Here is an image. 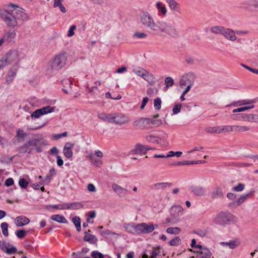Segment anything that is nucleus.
I'll return each mask as SVG.
<instances>
[{"label": "nucleus", "instance_id": "nucleus-37", "mask_svg": "<svg viewBox=\"0 0 258 258\" xmlns=\"http://www.w3.org/2000/svg\"><path fill=\"white\" fill-rule=\"evenodd\" d=\"M166 1L171 10L178 12L179 8L177 6L178 4L174 0H167Z\"/></svg>", "mask_w": 258, "mask_h": 258}, {"label": "nucleus", "instance_id": "nucleus-26", "mask_svg": "<svg viewBox=\"0 0 258 258\" xmlns=\"http://www.w3.org/2000/svg\"><path fill=\"white\" fill-rule=\"evenodd\" d=\"M252 195V192L248 193L246 194H243L240 196V198L237 199L235 202L233 203V205H236V206H240L241 204H242L246 199L251 196Z\"/></svg>", "mask_w": 258, "mask_h": 258}, {"label": "nucleus", "instance_id": "nucleus-3", "mask_svg": "<svg viewBox=\"0 0 258 258\" xmlns=\"http://www.w3.org/2000/svg\"><path fill=\"white\" fill-rule=\"evenodd\" d=\"M163 33L174 38L179 36V32L174 26L166 22H159L155 35H161Z\"/></svg>", "mask_w": 258, "mask_h": 258}, {"label": "nucleus", "instance_id": "nucleus-10", "mask_svg": "<svg viewBox=\"0 0 258 258\" xmlns=\"http://www.w3.org/2000/svg\"><path fill=\"white\" fill-rule=\"evenodd\" d=\"M222 35L226 39L231 41H234L237 39V37L235 35V31L230 28H224Z\"/></svg>", "mask_w": 258, "mask_h": 258}, {"label": "nucleus", "instance_id": "nucleus-17", "mask_svg": "<svg viewBox=\"0 0 258 258\" xmlns=\"http://www.w3.org/2000/svg\"><path fill=\"white\" fill-rule=\"evenodd\" d=\"M189 189L192 192L198 196H202L205 193V188L200 185H192Z\"/></svg>", "mask_w": 258, "mask_h": 258}, {"label": "nucleus", "instance_id": "nucleus-55", "mask_svg": "<svg viewBox=\"0 0 258 258\" xmlns=\"http://www.w3.org/2000/svg\"><path fill=\"white\" fill-rule=\"evenodd\" d=\"M161 100L160 98H157L154 100V105L155 109L159 110L161 108Z\"/></svg>", "mask_w": 258, "mask_h": 258}, {"label": "nucleus", "instance_id": "nucleus-14", "mask_svg": "<svg viewBox=\"0 0 258 258\" xmlns=\"http://www.w3.org/2000/svg\"><path fill=\"white\" fill-rule=\"evenodd\" d=\"M5 56L9 63L10 64L18 59L19 54L17 51L13 50H10Z\"/></svg>", "mask_w": 258, "mask_h": 258}, {"label": "nucleus", "instance_id": "nucleus-4", "mask_svg": "<svg viewBox=\"0 0 258 258\" xmlns=\"http://www.w3.org/2000/svg\"><path fill=\"white\" fill-rule=\"evenodd\" d=\"M235 218V216L230 212H221L216 215L214 219V222L217 225L225 226L233 223Z\"/></svg>", "mask_w": 258, "mask_h": 258}, {"label": "nucleus", "instance_id": "nucleus-62", "mask_svg": "<svg viewBox=\"0 0 258 258\" xmlns=\"http://www.w3.org/2000/svg\"><path fill=\"white\" fill-rule=\"evenodd\" d=\"M114 114L109 113L107 114L105 121H107L109 123H113Z\"/></svg>", "mask_w": 258, "mask_h": 258}, {"label": "nucleus", "instance_id": "nucleus-8", "mask_svg": "<svg viewBox=\"0 0 258 258\" xmlns=\"http://www.w3.org/2000/svg\"><path fill=\"white\" fill-rule=\"evenodd\" d=\"M150 119L148 118H142L133 122V125L141 128H148L150 127Z\"/></svg>", "mask_w": 258, "mask_h": 258}, {"label": "nucleus", "instance_id": "nucleus-52", "mask_svg": "<svg viewBox=\"0 0 258 258\" xmlns=\"http://www.w3.org/2000/svg\"><path fill=\"white\" fill-rule=\"evenodd\" d=\"M19 185L22 188H26L29 183L25 178H20L19 180Z\"/></svg>", "mask_w": 258, "mask_h": 258}, {"label": "nucleus", "instance_id": "nucleus-60", "mask_svg": "<svg viewBox=\"0 0 258 258\" xmlns=\"http://www.w3.org/2000/svg\"><path fill=\"white\" fill-rule=\"evenodd\" d=\"M27 134L24 133L23 130L18 129L17 131L16 137L20 139H23L26 136Z\"/></svg>", "mask_w": 258, "mask_h": 258}, {"label": "nucleus", "instance_id": "nucleus-27", "mask_svg": "<svg viewBox=\"0 0 258 258\" xmlns=\"http://www.w3.org/2000/svg\"><path fill=\"white\" fill-rule=\"evenodd\" d=\"M18 150L21 153L25 154L26 153H27L28 154H31V152L32 150H34V149L33 148L29 147V146L28 145L27 143L26 142L23 145L19 147L18 148Z\"/></svg>", "mask_w": 258, "mask_h": 258}, {"label": "nucleus", "instance_id": "nucleus-47", "mask_svg": "<svg viewBox=\"0 0 258 258\" xmlns=\"http://www.w3.org/2000/svg\"><path fill=\"white\" fill-rule=\"evenodd\" d=\"M205 131L208 133L210 134H219V126H215V127H208L205 129Z\"/></svg>", "mask_w": 258, "mask_h": 258}, {"label": "nucleus", "instance_id": "nucleus-13", "mask_svg": "<svg viewBox=\"0 0 258 258\" xmlns=\"http://www.w3.org/2000/svg\"><path fill=\"white\" fill-rule=\"evenodd\" d=\"M17 67L18 64L16 63L15 65H14L13 67L9 71L6 77V82L7 84H10L16 77L17 72Z\"/></svg>", "mask_w": 258, "mask_h": 258}, {"label": "nucleus", "instance_id": "nucleus-2", "mask_svg": "<svg viewBox=\"0 0 258 258\" xmlns=\"http://www.w3.org/2000/svg\"><path fill=\"white\" fill-rule=\"evenodd\" d=\"M140 22L142 26L155 35L159 22L155 23L152 16L146 11H142L140 14Z\"/></svg>", "mask_w": 258, "mask_h": 258}, {"label": "nucleus", "instance_id": "nucleus-18", "mask_svg": "<svg viewBox=\"0 0 258 258\" xmlns=\"http://www.w3.org/2000/svg\"><path fill=\"white\" fill-rule=\"evenodd\" d=\"M15 222L17 226L21 227L28 224L30 220L24 216H20L16 217Z\"/></svg>", "mask_w": 258, "mask_h": 258}, {"label": "nucleus", "instance_id": "nucleus-5", "mask_svg": "<svg viewBox=\"0 0 258 258\" xmlns=\"http://www.w3.org/2000/svg\"><path fill=\"white\" fill-rule=\"evenodd\" d=\"M67 59L66 52H60L54 57L52 62V67L56 68V69L62 68L66 64Z\"/></svg>", "mask_w": 258, "mask_h": 258}, {"label": "nucleus", "instance_id": "nucleus-34", "mask_svg": "<svg viewBox=\"0 0 258 258\" xmlns=\"http://www.w3.org/2000/svg\"><path fill=\"white\" fill-rule=\"evenodd\" d=\"M88 157L92 163L94 164L96 166L100 167L102 165V161L101 160L96 159L93 154H91L89 155Z\"/></svg>", "mask_w": 258, "mask_h": 258}, {"label": "nucleus", "instance_id": "nucleus-45", "mask_svg": "<svg viewBox=\"0 0 258 258\" xmlns=\"http://www.w3.org/2000/svg\"><path fill=\"white\" fill-rule=\"evenodd\" d=\"M174 84V80L170 77H167L165 79V85L166 89L172 86Z\"/></svg>", "mask_w": 258, "mask_h": 258}, {"label": "nucleus", "instance_id": "nucleus-32", "mask_svg": "<svg viewBox=\"0 0 258 258\" xmlns=\"http://www.w3.org/2000/svg\"><path fill=\"white\" fill-rule=\"evenodd\" d=\"M224 27L221 26H216L210 28V31L215 34L222 35Z\"/></svg>", "mask_w": 258, "mask_h": 258}, {"label": "nucleus", "instance_id": "nucleus-39", "mask_svg": "<svg viewBox=\"0 0 258 258\" xmlns=\"http://www.w3.org/2000/svg\"><path fill=\"white\" fill-rule=\"evenodd\" d=\"M43 114L52 112L54 111L55 107H51L50 106H46L40 109Z\"/></svg>", "mask_w": 258, "mask_h": 258}, {"label": "nucleus", "instance_id": "nucleus-22", "mask_svg": "<svg viewBox=\"0 0 258 258\" xmlns=\"http://www.w3.org/2000/svg\"><path fill=\"white\" fill-rule=\"evenodd\" d=\"M223 197L224 194L222 190L219 186L216 187L211 194V197L214 199L222 198Z\"/></svg>", "mask_w": 258, "mask_h": 258}, {"label": "nucleus", "instance_id": "nucleus-53", "mask_svg": "<svg viewBox=\"0 0 258 258\" xmlns=\"http://www.w3.org/2000/svg\"><path fill=\"white\" fill-rule=\"evenodd\" d=\"M244 187L245 185L243 183H239L237 186L233 187L232 188V190L233 191L240 192L244 189Z\"/></svg>", "mask_w": 258, "mask_h": 258}, {"label": "nucleus", "instance_id": "nucleus-21", "mask_svg": "<svg viewBox=\"0 0 258 258\" xmlns=\"http://www.w3.org/2000/svg\"><path fill=\"white\" fill-rule=\"evenodd\" d=\"M85 236L83 237V240L85 241L88 242L91 244H96L98 241V239L96 237L92 234H87L86 232H84Z\"/></svg>", "mask_w": 258, "mask_h": 258}, {"label": "nucleus", "instance_id": "nucleus-48", "mask_svg": "<svg viewBox=\"0 0 258 258\" xmlns=\"http://www.w3.org/2000/svg\"><path fill=\"white\" fill-rule=\"evenodd\" d=\"M142 78H143L147 81L150 82V81L153 80L154 77L153 75H152L151 74H150L146 70L145 72H144L143 76H142Z\"/></svg>", "mask_w": 258, "mask_h": 258}, {"label": "nucleus", "instance_id": "nucleus-28", "mask_svg": "<svg viewBox=\"0 0 258 258\" xmlns=\"http://www.w3.org/2000/svg\"><path fill=\"white\" fill-rule=\"evenodd\" d=\"M250 130V127L245 125H232V132H243Z\"/></svg>", "mask_w": 258, "mask_h": 258}, {"label": "nucleus", "instance_id": "nucleus-58", "mask_svg": "<svg viewBox=\"0 0 258 258\" xmlns=\"http://www.w3.org/2000/svg\"><path fill=\"white\" fill-rule=\"evenodd\" d=\"M26 234V231L23 229L18 230L16 232V235L19 238H23Z\"/></svg>", "mask_w": 258, "mask_h": 258}, {"label": "nucleus", "instance_id": "nucleus-46", "mask_svg": "<svg viewBox=\"0 0 258 258\" xmlns=\"http://www.w3.org/2000/svg\"><path fill=\"white\" fill-rule=\"evenodd\" d=\"M8 224L7 222H3L1 224V228L2 230L3 234L5 236H8L9 233H8Z\"/></svg>", "mask_w": 258, "mask_h": 258}, {"label": "nucleus", "instance_id": "nucleus-56", "mask_svg": "<svg viewBox=\"0 0 258 258\" xmlns=\"http://www.w3.org/2000/svg\"><path fill=\"white\" fill-rule=\"evenodd\" d=\"M91 255L93 258H104L103 254L97 250L93 251Z\"/></svg>", "mask_w": 258, "mask_h": 258}, {"label": "nucleus", "instance_id": "nucleus-42", "mask_svg": "<svg viewBox=\"0 0 258 258\" xmlns=\"http://www.w3.org/2000/svg\"><path fill=\"white\" fill-rule=\"evenodd\" d=\"M169 244L171 246H178L181 244V239L178 236L175 237L169 241Z\"/></svg>", "mask_w": 258, "mask_h": 258}, {"label": "nucleus", "instance_id": "nucleus-35", "mask_svg": "<svg viewBox=\"0 0 258 258\" xmlns=\"http://www.w3.org/2000/svg\"><path fill=\"white\" fill-rule=\"evenodd\" d=\"M156 7L158 10L163 15H165L167 13L166 8L163 5V4L160 2H158L156 4Z\"/></svg>", "mask_w": 258, "mask_h": 258}, {"label": "nucleus", "instance_id": "nucleus-43", "mask_svg": "<svg viewBox=\"0 0 258 258\" xmlns=\"http://www.w3.org/2000/svg\"><path fill=\"white\" fill-rule=\"evenodd\" d=\"M248 122L258 123V114L248 113Z\"/></svg>", "mask_w": 258, "mask_h": 258}, {"label": "nucleus", "instance_id": "nucleus-19", "mask_svg": "<svg viewBox=\"0 0 258 258\" xmlns=\"http://www.w3.org/2000/svg\"><path fill=\"white\" fill-rule=\"evenodd\" d=\"M112 188L113 191L117 194L120 197L125 195L128 192V190L124 188L115 183L112 184Z\"/></svg>", "mask_w": 258, "mask_h": 258}, {"label": "nucleus", "instance_id": "nucleus-54", "mask_svg": "<svg viewBox=\"0 0 258 258\" xmlns=\"http://www.w3.org/2000/svg\"><path fill=\"white\" fill-rule=\"evenodd\" d=\"M9 64V63L5 56H4L1 58H0V70L5 67Z\"/></svg>", "mask_w": 258, "mask_h": 258}, {"label": "nucleus", "instance_id": "nucleus-16", "mask_svg": "<svg viewBox=\"0 0 258 258\" xmlns=\"http://www.w3.org/2000/svg\"><path fill=\"white\" fill-rule=\"evenodd\" d=\"M172 183L169 182H157L153 185V188L157 191H163L166 188H169L172 186Z\"/></svg>", "mask_w": 258, "mask_h": 258}, {"label": "nucleus", "instance_id": "nucleus-61", "mask_svg": "<svg viewBox=\"0 0 258 258\" xmlns=\"http://www.w3.org/2000/svg\"><path fill=\"white\" fill-rule=\"evenodd\" d=\"M54 209H59V210H67V204H58V205H54L51 206Z\"/></svg>", "mask_w": 258, "mask_h": 258}, {"label": "nucleus", "instance_id": "nucleus-36", "mask_svg": "<svg viewBox=\"0 0 258 258\" xmlns=\"http://www.w3.org/2000/svg\"><path fill=\"white\" fill-rule=\"evenodd\" d=\"M222 244L228 246L231 249L235 248L239 245V242L236 240H230L228 242H222Z\"/></svg>", "mask_w": 258, "mask_h": 258}, {"label": "nucleus", "instance_id": "nucleus-12", "mask_svg": "<svg viewBox=\"0 0 258 258\" xmlns=\"http://www.w3.org/2000/svg\"><path fill=\"white\" fill-rule=\"evenodd\" d=\"M130 119L127 116L121 114H114L113 123L118 124L126 123Z\"/></svg>", "mask_w": 258, "mask_h": 258}, {"label": "nucleus", "instance_id": "nucleus-44", "mask_svg": "<svg viewBox=\"0 0 258 258\" xmlns=\"http://www.w3.org/2000/svg\"><path fill=\"white\" fill-rule=\"evenodd\" d=\"M150 127L151 128L153 127H157L162 124V121L160 119H150Z\"/></svg>", "mask_w": 258, "mask_h": 258}, {"label": "nucleus", "instance_id": "nucleus-33", "mask_svg": "<svg viewBox=\"0 0 258 258\" xmlns=\"http://www.w3.org/2000/svg\"><path fill=\"white\" fill-rule=\"evenodd\" d=\"M219 126V134L226 132H232V125H221Z\"/></svg>", "mask_w": 258, "mask_h": 258}, {"label": "nucleus", "instance_id": "nucleus-7", "mask_svg": "<svg viewBox=\"0 0 258 258\" xmlns=\"http://www.w3.org/2000/svg\"><path fill=\"white\" fill-rule=\"evenodd\" d=\"M196 76L193 73L190 72L183 75L180 80L179 85L183 87L188 84H194Z\"/></svg>", "mask_w": 258, "mask_h": 258}, {"label": "nucleus", "instance_id": "nucleus-63", "mask_svg": "<svg viewBox=\"0 0 258 258\" xmlns=\"http://www.w3.org/2000/svg\"><path fill=\"white\" fill-rule=\"evenodd\" d=\"M76 29V26L73 25L71 26L70 29L69 30L68 33L67 34V36L68 37H72L74 35V30Z\"/></svg>", "mask_w": 258, "mask_h": 258}, {"label": "nucleus", "instance_id": "nucleus-11", "mask_svg": "<svg viewBox=\"0 0 258 258\" xmlns=\"http://www.w3.org/2000/svg\"><path fill=\"white\" fill-rule=\"evenodd\" d=\"M126 232L134 234L139 235V224L128 223L124 226Z\"/></svg>", "mask_w": 258, "mask_h": 258}, {"label": "nucleus", "instance_id": "nucleus-25", "mask_svg": "<svg viewBox=\"0 0 258 258\" xmlns=\"http://www.w3.org/2000/svg\"><path fill=\"white\" fill-rule=\"evenodd\" d=\"M84 207V205L81 202H74L67 204V210H78Z\"/></svg>", "mask_w": 258, "mask_h": 258}, {"label": "nucleus", "instance_id": "nucleus-9", "mask_svg": "<svg viewBox=\"0 0 258 258\" xmlns=\"http://www.w3.org/2000/svg\"><path fill=\"white\" fill-rule=\"evenodd\" d=\"M183 212V208L181 206L177 205L172 206L170 209V214L171 219L175 220L181 216Z\"/></svg>", "mask_w": 258, "mask_h": 258}, {"label": "nucleus", "instance_id": "nucleus-57", "mask_svg": "<svg viewBox=\"0 0 258 258\" xmlns=\"http://www.w3.org/2000/svg\"><path fill=\"white\" fill-rule=\"evenodd\" d=\"M145 70L141 68H138L137 69H133V72L136 75L141 77L143 76L144 72H145Z\"/></svg>", "mask_w": 258, "mask_h": 258}, {"label": "nucleus", "instance_id": "nucleus-30", "mask_svg": "<svg viewBox=\"0 0 258 258\" xmlns=\"http://www.w3.org/2000/svg\"><path fill=\"white\" fill-rule=\"evenodd\" d=\"M51 219L60 223H68V221L63 216L60 215H54L51 217Z\"/></svg>", "mask_w": 258, "mask_h": 258}, {"label": "nucleus", "instance_id": "nucleus-31", "mask_svg": "<svg viewBox=\"0 0 258 258\" xmlns=\"http://www.w3.org/2000/svg\"><path fill=\"white\" fill-rule=\"evenodd\" d=\"M255 102V101L254 100H239L236 102H235L233 105L235 106H242L244 105H247V104H251Z\"/></svg>", "mask_w": 258, "mask_h": 258}, {"label": "nucleus", "instance_id": "nucleus-23", "mask_svg": "<svg viewBox=\"0 0 258 258\" xmlns=\"http://www.w3.org/2000/svg\"><path fill=\"white\" fill-rule=\"evenodd\" d=\"M132 152L135 154L141 155H145L147 153L145 149V145H143L141 144H137L135 148L132 150Z\"/></svg>", "mask_w": 258, "mask_h": 258}, {"label": "nucleus", "instance_id": "nucleus-59", "mask_svg": "<svg viewBox=\"0 0 258 258\" xmlns=\"http://www.w3.org/2000/svg\"><path fill=\"white\" fill-rule=\"evenodd\" d=\"M182 104L181 103H178L174 105L173 108V113L174 114L179 113L181 110Z\"/></svg>", "mask_w": 258, "mask_h": 258}, {"label": "nucleus", "instance_id": "nucleus-20", "mask_svg": "<svg viewBox=\"0 0 258 258\" xmlns=\"http://www.w3.org/2000/svg\"><path fill=\"white\" fill-rule=\"evenodd\" d=\"M16 37V33L15 31H7L2 37L3 40L5 41L10 42H12Z\"/></svg>", "mask_w": 258, "mask_h": 258}, {"label": "nucleus", "instance_id": "nucleus-29", "mask_svg": "<svg viewBox=\"0 0 258 258\" xmlns=\"http://www.w3.org/2000/svg\"><path fill=\"white\" fill-rule=\"evenodd\" d=\"M63 1V0H54L53 7L54 8L58 7L60 11L62 13H66L67 10L64 6L62 5Z\"/></svg>", "mask_w": 258, "mask_h": 258}, {"label": "nucleus", "instance_id": "nucleus-64", "mask_svg": "<svg viewBox=\"0 0 258 258\" xmlns=\"http://www.w3.org/2000/svg\"><path fill=\"white\" fill-rule=\"evenodd\" d=\"M147 93L150 96L154 95L157 93V90L155 88H150L147 90Z\"/></svg>", "mask_w": 258, "mask_h": 258}, {"label": "nucleus", "instance_id": "nucleus-51", "mask_svg": "<svg viewBox=\"0 0 258 258\" xmlns=\"http://www.w3.org/2000/svg\"><path fill=\"white\" fill-rule=\"evenodd\" d=\"M43 115L40 109H37L32 113L31 117L32 119L38 118L41 115Z\"/></svg>", "mask_w": 258, "mask_h": 258}, {"label": "nucleus", "instance_id": "nucleus-1", "mask_svg": "<svg viewBox=\"0 0 258 258\" xmlns=\"http://www.w3.org/2000/svg\"><path fill=\"white\" fill-rule=\"evenodd\" d=\"M27 15L19 9L10 11L5 9L0 10V19L8 27L11 28H16L20 20H27Z\"/></svg>", "mask_w": 258, "mask_h": 258}, {"label": "nucleus", "instance_id": "nucleus-40", "mask_svg": "<svg viewBox=\"0 0 258 258\" xmlns=\"http://www.w3.org/2000/svg\"><path fill=\"white\" fill-rule=\"evenodd\" d=\"M146 139L149 142H151L152 143H157V144H159V141L161 140V139L159 138H158L157 137L153 136L152 135L147 136L146 137Z\"/></svg>", "mask_w": 258, "mask_h": 258}, {"label": "nucleus", "instance_id": "nucleus-6", "mask_svg": "<svg viewBox=\"0 0 258 258\" xmlns=\"http://www.w3.org/2000/svg\"><path fill=\"white\" fill-rule=\"evenodd\" d=\"M158 227L157 224L142 223L139 224V234H147L151 233Z\"/></svg>", "mask_w": 258, "mask_h": 258}, {"label": "nucleus", "instance_id": "nucleus-24", "mask_svg": "<svg viewBox=\"0 0 258 258\" xmlns=\"http://www.w3.org/2000/svg\"><path fill=\"white\" fill-rule=\"evenodd\" d=\"M161 251L164 252V249L161 246L153 247L150 258H156L157 256L160 255ZM165 255V253H163L162 255L164 256Z\"/></svg>", "mask_w": 258, "mask_h": 258}, {"label": "nucleus", "instance_id": "nucleus-50", "mask_svg": "<svg viewBox=\"0 0 258 258\" xmlns=\"http://www.w3.org/2000/svg\"><path fill=\"white\" fill-rule=\"evenodd\" d=\"M63 153L64 156L68 159L71 158L73 157L72 150L70 148L67 149L63 148Z\"/></svg>", "mask_w": 258, "mask_h": 258}, {"label": "nucleus", "instance_id": "nucleus-41", "mask_svg": "<svg viewBox=\"0 0 258 258\" xmlns=\"http://www.w3.org/2000/svg\"><path fill=\"white\" fill-rule=\"evenodd\" d=\"M4 252L8 254H15L17 252V249L15 246L12 245L10 248L6 247Z\"/></svg>", "mask_w": 258, "mask_h": 258}, {"label": "nucleus", "instance_id": "nucleus-38", "mask_svg": "<svg viewBox=\"0 0 258 258\" xmlns=\"http://www.w3.org/2000/svg\"><path fill=\"white\" fill-rule=\"evenodd\" d=\"M181 229L180 228L176 227H169L166 229V232L171 234L176 235L180 233Z\"/></svg>", "mask_w": 258, "mask_h": 258}, {"label": "nucleus", "instance_id": "nucleus-49", "mask_svg": "<svg viewBox=\"0 0 258 258\" xmlns=\"http://www.w3.org/2000/svg\"><path fill=\"white\" fill-rule=\"evenodd\" d=\"M147 37V34L145 32H136L134 35L133 37L138 39H143Z\"/></svg>", "mask_w": 258, "mask_h": 258}, {"label": "nucleus", "instance_id": "nucleus-15", "mask_svg": "<svg viewBox=\"0 0 258 258\" xmlns=\"http://www.w3.org/2000/svg\"><path fill=\"white\" fill-rule=\"evenodd\" d=\"M39 141L40 139L35 138L30 140L27 143L29 147L33 148L37 153H41L42 149L41 147L39 146Z\"/></svg>", "mask_w": 258, "mask_h": 258}]
</instances>
